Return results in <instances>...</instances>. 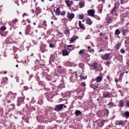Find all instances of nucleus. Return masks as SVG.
<instances>
[{
  "mask_svg": "<svg viewBox=\"0 0 129 129\" xmlns=\"http://www.w3.org/2000/svg\"><path fill=\"white\" fill-rule=\"evenodd\" d=\"M25 34L26 35H30V36L33 35V28H31V25H27Z\"/></svg>",
  "mask_w": 129,
  "mask_h": 129,
  "instance_id": "f257e3e1",
  "label": "nucleus"
},
{
  "mask_svg": "<svg viewBox=\"0 0 129 129\" xmlns=\"http://www.w3.org/2000/svg\"><path fill=\"white\" fill-rule=\"evenodd\" d=\"M76 86H78V88L77 89V92H78V93L81 92L82 91V88L85 87L86 86V84L85 83H83L82 85L78 84L76 85Z\"/></svg>",
  "mask_w": 129,
  "mask_h": 129,
  "instance_id": "f03ea898",
  "label": "nucleus"
},
{
  "mask_svg": "<svg viewBox=\"0 0 129 129\" xmlns=\"http://www.w3.org/2000/svg\"><path fill=\"white\" fill-rule=\"evenodd\" d=\"M17 96L16 93H14L12 92H10L8 93V98H10L11 100H15L16 99V97Z\"/></svg>",
  "mask_w": 129,
  "mask_h": 129,
  "instance_id": "7ed1b4c3",
  "label": "nucleus"
},
{
  "mask_svg": "<svg viewBox=\"0 0 129 129\" xmlns=\"http://www.w3.org/2000/svg\"><path fill=\"white\" fill-rule=\"evenodd\" d=\"M24 102V97H19L18 98L17 100V105L20 106L21 104H22Z\"/></svg>",
  "mask_w": 129,
  "mask_h": 129,
  "instance_id": "20e7f679",
  "label": "nucleus"
},
{
  "mask_svg": "<svg viewBox=\"0 0 129 129\" xmlns=\"http://www.w3.org/2000/svg\"><path fill=\"white\" fill-rule=\"evenodd\" d=\"M63 105H64V104H61L59 105H56L55 108V110L56 111H60L61 109L63 108Z\"/></svg>",
  "mask_w": 129,
  "mask_h": 129,
  "instance_id": "39448f33",
  "label": "nucleus"
},
{
  "mask_svg": "<svg viewBox=\"0 0 129 129\" xmlns=\"http://www.w3.org/2000/svg\"><path fill=\"white\" fill-rule=\"evenodd\" d=\"M87 13L88 14L89 16H90L91 17H94V15H95V10H88Z\"/></svg>",
  "mask_w": 129,
  "mask_h": 129,
  "instance_id": "423d86ee",
  "label": "nucleus"
},
{
  "mask_svg": "<svg viewBox=\"0 0 129 129\" xmlns=\"http://www.w3.org/2000/svg\"><path fill=\"white\" fill-rule=\"evenodd\" d=\"M118 125H121V126H124L125 125V121L119 120L117 121Z\"/></svg>",
  "mask_w": 129,
  "mask_h": 129,
  "instance_id": "0eeeda50",
  "label": "nucleus"
},
{
  "mask_svg": "<svg viewBox=\"0 0 129 129\" xmlns=\"http://www.w3.org/2000/svg\"><path fill=\"white\" fill-rule=\"evenodd\" d=\"M109 56H110V53H106L105 55L103 56L104 60H108L109 59Z\"/></svg>",
  "mask_w": 129,
  "mask_h": 129,
  "instance_id": "6e6552de",
  "label": "nucleus"
},
{
  "mask_svg": "<svg viewBox=\"0 0 129 129\" xmlns=\"http://www.w3.org/2000/svg\"><path fill=\"white\" fill-rule=\"evenodd\" d=\"M77 79V73L74 72L71 77V79H73V80H76Z\"/></svg>",
  "mask_w": 129,
  "mask_h": 129,
  "instance_id": "1a4fd4ad",
  "label": "nucleus"
},
{
  "mask_svg": "<svg viewBox=\"0 0 129 129\" xmlns=\"http://www.w3.org/2000/svg\"><path fill=\"white\" fill-rule=\"evenodd\" d=\"M92 68L93 69V70H95V72L97 71L98 69H97V63H94V64H92L91 66Z\"/></svg>",
  "mask_w": 129,
  "mask_h": 129,
  "instance_id": "9d476101",
  "label": "nucleus"
},
{
  "mask_svg": "<svg viewBox=\"0 0 129 129\" xmlns=\"http://www.w3.org/2000/svg\"><path fill=\"white\" fill-rule=\"evenodd\" d=\"M66 65H67L69 67H72V66H74V63L71 61H66Z\"/></svg>",
  "mask_w": 129,
  "mask_h": 129,
  "instance_id": "9b49d317",
  "label": "nucleus"
},
{
  "mask_svg": "<svg viewBox=\"0 0 129 129\" xmlns=\"http://www.w3.org/2000/svg\"><path fill=\"white\" fill-rule=\"evenodd\" d=\"M69 53H70V51L68 52L66 49L62 50L63 56H68V55H69Z\"/></svg>",
  "mask_w": 129,
  "mask_h": 129,
  "instance_id": "f8f14e48",
  "label": "nucleus"
},
{
  "mask_svg": "<svg viewBox=\"0 0 129 129\" xmlns=\"http://www.w3.org/2000/svg\"><path fill=\"white\" fill-rule=\"evenodd\" d=\"M67 49L70 51V52H71V51L73 50L74 49V47L72 45H69L67 46Z\"/></svg>",
  "mask_w": 129,
  "mask_h": 129,
  "instance_id": "ddd939ff",
  "label": "nucleus"
},
{
  "mask_svg": "<svg viewBox=\"0 0 129 129\" xmlns=\"http://www.w3.org/2000/svg\"><path fill=\"white\" fill-rule=\"evenodd\" d=\"M54 12H55V15L56 16H60V14L61 13V11H60V8H57L56 9V11L54 10Z\"/></svg>",
  "mask_w": 129,
  "mask_h": 129,
  "instance_id": "4468645a",
  "label": "nucleus"
},
{
  "mask_svg": "<svg viewBox=\"0 0 129 129\" xmlns=\"http://www.w3.org/2000/svg\"><path fill=\"white\" fill-rule=\"evenodd\" d=\"M86 24L87 25H92V21H91V19L90 18H87L86 20Z\"/></svg>",
  "mask_w": 129,
  "mask_h": 129,
  "instance_id": "2eb2a0df",
  "label": "nucleus"
},
{
  "mask_svg": "<svg viewBox=\"0 0 129 129\" xmlns=\"http://www.w3.org/2000/svg\"><path fill=\"white\" fill-rule=\"evenodd\" d=\"M79 26L81 29H82L83 30H85V27L82 23H81V22L80 21L79 22Z\"/></svg>",
  "mask_w": 129,
  "mask_h": 129,
  "instance_id": "dca6fc26",
  "label": "nucleus"
},
{
  "mask_svg": "<svg viewBox=\"0 0 129 129\" xmlns=\"http://www.w3.org/2000/svg\"><path fill=\"white\" fill-rule=\"evenodd\" d=\"M74 14H70L68 15V19H70V20H73V19H74Z\"/></svg>",
  "mask_w": 129,
  "mask_h": 129,
  "instance_id": "f3484780",
  "label": "nucleus"
},
{
  "mask_svg": "<svg viewBox=\"0 0 129 129\" xmlns=\"http://www.w3.org/2000/svg\"><path fill=\"white\" fill-rule=\"evenodd\" d=\"M79 6L80 9H82V8H83L85 6V4L84 3V2H81L79 3Z\"/></svg>",
  "mask_w": 129,
  "mask_h": 129,
  "instance_id": "a211bd4d",
  "label": "nucleus"
},
{
  "mask_svg": "<svg viewBox=\"0 0 129 129\" xmlns=\"http://www.w3.org/2000/svg\"><path fill=\"white\" fill-rule=\"evenodd\" d=\"M101 80H102V77H101V76H99L97 78L95 81H96V82L98 83V82H100V81H101Z\"/></svg>",
  "mask_w": 129,
  "mask_h": 129,
  "instance_id": "6ab92c4d",
  "label": "nucleus"
},
{
  "mask_svg": "<svg viewBox=\"0 0 129 129\" xmlns=\"http://www.w3.org/2000/svg\"><path fill=\"white\" fill-rule=\"evenodd\" d=\"M76 115H77V116H79V115H80V114H81V111H80V110H76L75 111V112Z\"/></svg>",
  "mask_w": 129,
  "mask_h": 129,
  "instance_id": "aec40b11",
  "label": "nucleus"
},
{
  "mask_svg": "<svg viewBox=\"0 0 129 129\" xmlns=\"http://www.w3.org/2000/svg\"><path fill=\"white\" fill-rule=\"evenodd\" d=\"M66 4L69 8L71 7V2L69 0L66 1Z\"/></svg>",
  "mask_w": 129,
  "mask_h": 129,
  "instance_id": "412c9836",
  "label": "nucleus"
},
{
  "mask_svg": "<svg viewBox=\"0 0 129 129\" xmlns=\"http://www.w3.org/2000/svg\"><path fill=\"white\" fill-rule=\"evenodd\" d=\"M75 41H76V37L73 36L70 40V43H73V42H75Z\"/></svg>",
  "mask_w": 129,
  "mask_h": 129,
  "instance_id": "4be33fe9",
  "label": "nucleus"
},
{
  "mask_svg": "<svg viewBox=\"0 0 129 129\" xmlns=\"http://www.w3.org/2000/svg\"><path fill=\"white\" fill-rule=\"evenodd\" d=\"M15 104H12L9 106V109L10 110H14V109L15 108Z\"/></svg>",
  "mask_w": 129,
  "mask_h": 129,
  "instance_id": "5701e85b",
  "label": "nucleus"
},
{
  "mask_svg": "<svg viewBox=\"0 0 129 129\" xmlns=\"http://www.w3.org/2000/svg\"><path fill=\"white\" fill-rule=\"evenodd\" d=\"M64 33L65 35H66V36H67L68 37L69 36V35H70V31H69V30H65Z\"/></svg>",
  "mask_w": 129,
  "mask_h": 129,
  "instance_id": "b1692460",
  "label": "nucleus"
},
{
  "mask_svg": "<svg viewBox=\"0 0 129 129\" xmlns=\"http://www.w3.org/2000/svg\"><path fill=\"white\" fill-rule=\"evenodd\" d=\"M109 92H106L103 94V96L105 98L108 97V96H109Z\"/></svg>",
  "mask_w": 129,
  "mask_h": 129,
  "instance_id": "393cba45",
  "label": "nucleus"
},
{
  "mask_svg": "<svg viewBox=\"0 0 129 129\" xmlns=\"http://www.w3.org/2000/svg\"><path fill=\"white\" fill-rule=\"evenodd\" d=\"M54 56L51 55L49 58V63H51V62H53L54 60Z\"/></svg>",
  "mask_w": 129,
  "mask_h": 129,
  "instance_id": "a878e982",
  "label": "nucleus"
},
{
  "mask_svg": "<svg viewBox=\"0 0 129 129\" xmlns=\"http://www.w3.org/2000/svg\"><path fill=\"white\" fill-rule=\"evenodd\" d=\"M119 106H120V107H122V106H123V101L122 100L119 101Z\"/></svg>",
  "mask_w": 129,
  "mask_h": 129,
  "instance_id": "bb28decb",
  "label": "nucleus"
},
{
  "mask_svg": "<svg viewBox=\"0 0 129 129\" xmlns=\"http://www.w3.org/2000/svg\"><path fill=\"white\" fill-rule=\"evenodd\" d=\"M122 32V34H123V35H124V36H125V35H126V34H127V30H126V29H123Z\"/></svg>",
  "mask_w": 129,
  "mask_h": 129,
  "instance_id": "cd10ccee",
  "label": "nucleus"
},
{
  "mask_svg": "<svg viewBox=\"0 0 129 129\" xmlns=\"http://www.w3.org/2000/svg\"><path fill=\"white\" fill-rule=\"evenodd\" d=\"M115 35H117V36H118L120 34V31H119V30L116 29L115 31Z\"/></svg>",
  "mask_w": 129,
  "mask_h": 129,
  "instance_id": "c85d7f7f",
  "label": "nucleus"
},
{
  "mask_svg": "<svg viewBox=\"0 0 129 129\" xmlns=\"http://www.w3.org/2000/svg\"><path fill=\"white\" fill-rule=\"evenodd\" d=\"M94 18H95V19H96V20H97L98 21H99V20H100V17H99V16H97V15H94V16H93Z\"/></svg>",
  "mask_w": 129,
  "mask_h": 129,
  "instance_id": "c756f323",
  "label": "nucleus"
},
{
  "mask_svg": "<svg viewBox=\"0 0 129 129\" xmlns=\"http://www.w3.org/2000/svg\"><path fill=\"white\" fill-rule=\"evenodd\" d=\"M121 45V44L120 43H117L116 46H115V48L116 49H118L120 46Z\"/></svg>",
  "mask_w": 129,
  "mask_h": 129,
  "instance_id": "7c9ffc66",
  "label": "nucleus"
},
{
  "mask_svg": "<svg viewBox=\"0 0 129 129\" xmlns=\"http://www.w3.org/2000/svg\"><path fill=\"white\" fill-rule=\"evenodd\" d=\"M49 48H55V44L50 43L49 44Z\"/></svg>",
  "mask_w": 129,
  "mask_h": 129,
  "instance_id": "2f4dec72",
  "label": "nucleus"
},
{
  "mask_svg": "<svg viewBox=\"0 0 129 129\" xmlns=\"http://www.w3.org/2000/svg\"><path fill=\"white\" fill-rule=\"evenodd\" d=\"M125 115L126 116V118H128V117L129 116V112L128 111H126L125 112Z\"/></svg>",
  "mask_w": 129,
  "mask_h": 129,
  "instance_id": "473e14b6",
  "label": "nucleus"
},
{
  "mask_svg": "<svg viewBox=\"0 0 129 129\" xmlns=\"http://www.w3.org/2000/svg\"><path fill=\"white\" fill-rule=\"evenodd\" d=\"M79 67H80V68H83V67H84V64L82 63H79Z\"/></svg>",
  "mask_w": 129,
  "mask_h": 129,
  "instance_id": "72a5a7b5",
  "label": "nucleus"
},
{
  "mask_svg": "<svg viewBox=\"0 0 129 129\" xmlns=\"http://www.w3.org/2000/svg\"><path fill=\"white\" fill-rule=\"evenodd\" d=\"M80 76H81V79H86L87 78V77L86 76L84 77V76L83 74H81Z\"/></svg>",
  "mask_w": 129,
  "mask_h": 129,
  "instance_id": "f704fd0d",
  "label": "nucleus"
},
{
  "mask_svg": "<svg viewBox=\"0 0 129 129\" xmlns=\"http://www.w3.org/2000/svg\"><path fill=\"white\" fill-rule=\"evenodd\" d=\"M43 100H39V101L37 102L38 104H43Z\"/></svg>",
  "mask_w": 129,
  "mask_h": 129,
  "instance_id": "c9c22d12",
  "label": "nucleus"
},
{
  "mask_svg": "<svg viewBox=\"0 0 129 129\" xmlns=\"http://www.w3.org/2000/svg\"><path fill=\"white\" fill-rule=\"evenodd\" d=\"M98 10L99 12H100V13L101 14V13H102V6L99 7Z\"/></svg>",
  "mask_w": 129,
  "mask_h": 129,
  "instance_id": "e433bc0d",
  "label": "nucleus"
},
{
  "mask_svg": "<svg viewBox=\"0 0 129 129\" xmlns=\"http://www.w3.org/2000/svg\"><path fill=\"white\" fill-rule=\"evenodd\" d=\"M66 14V11H62L61 13H60V15L61 16H65V14Z\"/></svg>",
  "mask_w": 129,
  "mask_h": 129,
  "instance_id": "4c0bfd02",
  "label": "nucleus"
},
{
  "mask_svg": "<svg viewBox=\"0 0 129 129\" xmlns=\"http://www.w3.org/2000/svg\"><path fill=\"white\" fill-rule=\"evenodd\" d=\"M1 30L2 31H6V30H7V27H6L5 26H2L1 27Z\"/></svg>",
  "mask_w": 129,
  "mask_h": 129,
  "instance_id": "58836bf2",
  "label": "nucleus"
},
{
  "mask_svg": "<svg viewBox=\"0 0 129 129\" xmlns=\"http://www.w3.org/2000/svg\"><path fill=\"white\" fill-rule=\"evenodd\" d=\"M83 18H84V15H80V16H79V19H80V20H82V19H83Z\"/></svg>",
  "mask_w": 129,
  "mask_h": 129,
  "instance_id": "ea45409f",
  "label": "nucleus"
},
{
  "mask_svg": "<svg viewBox=\"0 0 129 129\" xmlns=\"http://www.w3.org/2000/svg\"><path fill=\"white\" fill-rule=\"evenodd\" d=\"M84 52V49H81L80 51H79V54H83V53Z\"/></svg>",
  "mask_w": 129,
  "mask_h": 129,
  "instance_id": "a19ab883",
  "label": "nucleus"
},
{
  "mask_svg": "<svg viewBox=\"0 0 129 129\" xmlns=\"http://www.w3.org/2000/svg\"><path fill=\"white\" fill-rule=\"evenodd\" d=\"M108 105L110 108H111V107H113V105L112 104V103H109Z\"/></svg>",
  "mask_w": 129,
  "mask_h": 129,
  "instance_id": "79ce46f5",
  "label": "nucleus"
},
{
  "mask_svg": "<svg viewBox=\"0 0 129 129\" xmlns=\"http://www.w3.org/2000/svg\"><path fill=\"white\" fill-rule=\"evenodd\" d=\"M43 25V26H45V27H47V21L44 20Z\"/></svg>",
  "mask_w": 129,
  "mask_h": 129,
  "instance_id": "37998d69",
  "label": "nucleus"
},
{
  "mask_svg": "<svg viewBox=\"0 0 129 129\" xmlns=\"http://www.w3.org/2000/svg\"><path fill=\"white\" fill-rule=\"evenodd\" d=\"M8 81V78H3V82H7Z\"/></svg>",
  "mask_w": 129,
  "mask_h": 129,
  "instance_id": "c03bdc74",
  "label": "nucleus"
},
{
  "mask_svg": "<svg viewBox=\"0 0 129 129\" xmlns=\"http://www.w3.org/2000/svg\"><path fill=\"white\" fill-rule=\"evenodd\" d=\"M120 52H121V53H122V54H124V53H125V51L124 49H121Z\"/></svg>",
  "mask_w": 129,
  "mask_h": 129,
  "instance_id": "a18cd8bd",
  "label": "nucleus"
},
{
  "mask_svg": "<svg viewBox=\"0 0 129 129\" xmlns=\"http://www.w3.org/2000/svg\"><path fill=\"white\" fill-rule=\"evenodd\" d=\"M18 22V19H15L13 21V24H16Z\"/></svg>",
  "mask_w": 129,
  "mask_h": 129,
  "instance_id": "49530a36",
  "label": "nucleus"
},
{
  "mask_svg": "<svg viewBox=\"0 0 129 129\" xmlns=\"http://www.w3.org/2000/svg\"><path fill=\"white\" fill-rule=\"evenodd\" d=\"M104 121H105V120H103L101 122V126H103V124H104Z\"/></svg>",
  "mask_w": 129,
  "mask_h": 129,
  "instance_id": "de8ad7c7",
  "label": "nucleus"
},
{
  "mask_svg": "<svg viewBox=\"0 0 129 129\" xmlns=\"http://www.w3.org/2000/svg\"><path fill=\"white\" fill-rule=\"evenodd\" d=\"M90 48H91L90 46H88V50H89V52H92V49H91Z\"/></svg>",
  "mask_w": 129,
  "mask_h": 129,
  "instance_id": "09e8293b",
  "label": "nucleus"
},
{
  "mask_svg": "<svg viewBox=\"0 0 129 129\" xmlns=\"http://www.w3.org/2000/svg\"><path fill=\"white\" fill-rule=\"evenodd\" d=\"M21 3H22V4H25V3L27 2V0H21Z\"/></svg>",
  "mask_w": 129,
  "mask_h": 129,
  "instance_id": "8fccbe9b",
  "label": "nucleus"
},
{
  "mask_svg": "<svg viewBox=\"0 0 129 129\" xmlns=\"http://www.w3.org/2000/svg\"><path fill=\"white\" fill-rule=\"evenodd\" d=\"M106 65H107V66H109L110 65V62L107 61L106 63Z\"/></svg>",
  "mask_w": 129,
  "mask_h": 129,
  "instance_id": "3c124183",
  "label": "nucleus"
},
{
  "mask_svg": "<svg viewBox=\"0 0 129 129\" xmlns=\"http://www.w3.org/2000/svg\"><path fill=\"white\" fill-rule=\"evenodd\" d=\"M35 13H36V14L37 15H39V13H40V12H39V10H37L36 11Z\"/></svg>",
  "mask_w": 129,
  "mask_h": 129,
  "instance_id": "603ef678",
  "label": "nucleus"
},
{
  "mask_svg": "<svg viewBox=\"0 0 129 129\" xmlns=\"http://www.w3.org/2000/svg\"><path fill=\"white\" fill-rule=\"evenodd\" d=\"M105 112H106V115H108V113H109V111L108 109L105 110Z\"/></svg>",
  "mask_w": 129,
  "mask_h": 129,
  "instance_id": "864d4df0",
  "label": "nucleus"
},
{
  "mask_svg": "<svg viewBox=\"0 0 129 129\" xmlns=\"http://www.w3.org/2000/svg\"><path fill=\"white\" fill-rule=\"evenodd\" d=\"M67 96H69V95H70V92H68L66 93Z\"/></svg>",
  "mask_w": 129,
  "mask_h": 129,
  "instance_id": "5fc2aeb1",
  "label": "nucleus"
},
{
  "mask_svg": "<svg viewBox=\"0 0 129 129\" xmlns=\"http://www.w3.org/2000/svg\"><path fill=\"white\" fill-rule=\"evenodd\" d=\"M26 21L29 24H31V20L30 19H27Z\"/></svg>",
  "mask_w": 129,
  "mask_h": 129,
  "instance_id": "6e6d98bb",
  "label": "nucleus"
},
{
  "mask_svg": "<svg viewBox=\"0 0 129 129\" xmlns=\"http://www.w3.org/2000/svg\"><path fill=\"white\" fill-rule=\"evenodd\" d=\"M126 104L127 106L129 107V101H127L126 102Z\"/></svg>",
  "mask_w": 129,
  "mask_h": 129,
  "instance_id": "4d7b16f0",
  "label": "nucleus"
},
{
  "mask_svg": "<svg viewBox=\"0 0 129 129\" xmlns=\"http://www.w3.org/2000/svg\"><path fill=\"white\" fill-rule=\"evenodd\" d=\"M91 87H92V88H93V89H96V88H97V86L92 87V86H91Z\"/></svg>",
  "mask_w": 129,
  "mask_h": 129,
  "instance_id": "13d9d810",
  "label": "nucleus"
},
{
  "mask_svg": "<svg viewBox=\"0 0 129 129\" xmlns=\"http://www.w3.org/2000/svg\"><path fill=\"white\" fill-rule=\"evenodd\" d=\"M24 89L25 90H28V89H29V88H28V87H24Z\"/></svg>",
  "mask_w": 129,
  "mask_h": 129,
  "instance_id": "bf43d9fd",
  "label": "nucleus"
},
{
  "mask_svg": "<svg viewBox=\"0 0 129 129\" xmlns=\"http://www.w3.org/2000/svg\"><path fill=\"white\" fill-rule=\"evenodd\" d=\"M124 4V2H123V0L121 1V5H123Z\"/></svg>",
  "mask_w": 129,
  "mask_h": 129,
  "instance_id": "052dcab7",
  "label": "nucleus"
},
{
  "mask_svg": "<svg viewBox=\"0 0 129 129\" xmlns=\"http://www.w3.org/2000/svg\"><path fill=\"white\" fill-rule=\"evenodd\" d=\"M7 102H8V103H11V102H12V100L10 99V100H8Z\"/></svg>",
  "mask_w": 129,
  "mask_h": 129,
  "instance_id": "680f3d73",
  "label": "nucleus"
},
{
  "mask_svg": "<svg viewBox=\"0 0 129 129\" xmlns=\"http://www.w3.org/2000/svg\"><path fill=\"white\" fill-rule=\"evenodd\" d=\"M25 16H28V14L27 13H24L23 15V17H25Z\"/></svg>",
  "mask_w": 129,
  "mask_h": 129,
  "instance_id": "e2e57ef3",
  "label": "nucleus"
},
{
  "mask_svg": "<svg viewBox=\"0 0 129 129\" xmlns=\"http://www.w3.org/2000/svg\"><path fill=\"white\" fill-rule=\"evenodd\" d=\"M16 80L17 82H19V77H17Z\"/></svg>",
  "mask_w": 129,
  "mask_h": 129,
  "instance_id": "0e129e2a",
  "label": "nucleus"
},
{
  "mask_svg": "<svg viewBox=\"0 0 129 129\" xmlns=\"http://www.w3.org/2000/svg\"><path fill=\"white\" fill-rule=\"evenodd\" d=\"M104 51L103 49H100V50L99 51V52H102V51Z\"/></svg>",
  "mask_w": 129,
  "mask_h": 129,
  "instance_id": "69168bd1",
  "label": "nucleus"
},
{
  "mask_svg": "<svg viewBox=\"0 0 129 129\" xmlns=\"http://www.w3.org/2000/svg\"><path fill=\"white\" fill-rule=\"evenodd\" d=\"M49 98H52V96H50L49 97L47 96V99L48 100H49Z\"/></svg>",
  "mask_w": 129,
  "mask_h": 129,
  "instance_id": "338daca9",
  "label": "nucleus"
},
{
  "mask_svg": "<svg viewBox=\"0 0 129 129\" xmlns=\"http://www.w3.org/2000/svg\"><path fill=\"white\" fill-rule=\"evenodd\" d=\"M126 26L127 27V26H129V22H128L126 24Z\"/></svg>",
  "mask_w": 129,
  "mask_h": 129,
  "instance_id": "774afa93",
  "label": "nucleus"
}]
</instances>
